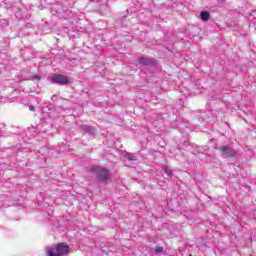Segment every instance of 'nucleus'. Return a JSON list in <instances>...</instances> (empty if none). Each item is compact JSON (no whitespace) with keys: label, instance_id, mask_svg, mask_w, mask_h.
I'll use <instances>...</instances> for the list:
<instances>
[{"label":"nucleus","instance_id":"obj_1","mask_svg":"<svg viewBox=\"0 0 256 256\" xmlns=\"http://www.w3.org/2000/svg\"><path fill=\"white\" fill-rule=\"evenodd\" d=\"M69 245L66 243H59L54 248H46V253L49 256H65L69 255Z\"/></svg>","mask_w":256,"mask_h":256},{"label":"nucleus","instance_id":"obj_2","mask_svg":"<svg viewBox=\"0 0 256 256\" xmlns=\"http://www.w3.org/2000/svg\"><path fill=\"white\" fill-rule=\"evenodd\" d=\"M218 150L220 151L221 156L224 159H227L229 157H235V155H237V152L233 150V148H231V146L229 145L221 146L218 148Z\"/></svg>","mask_w":256,"mask_h":256},{"label":"nucleus","instance_id":"obj_3","mask_svg":"<svg viewBox=\"0 0 256 256\" xmlns=\"http://www.w3.org/2000/svg\"><path fill=\"white\" fill-rule=\"evenodd\" d=\"M52 83H56L57 85H68L69 78L65 75L55 74L51 78Z\"/></svg>","mask_w":256,"mask_h":256},{"label":"nucleus","instance_id":"obj_4","mask_svg":"<svg viewBox=\"0 0 256 256\" xmlns=\"http://www.w3.org/2000/svg\"><path fill=\"white\" fill-rule=\"evenodd\" d=\"M94 171L102 181H107V179H111V174L109 173V170L105 168L97 167Z\"/></svg>","mask_w":256,"mask_h":256},{"label":"nucleus","instance_id":"obj_5","mask_svg":"<svg viewBox=\"0 0 256 256\" xmlns=\"http://www.w3.org/2000/svg\"><path fill=\"white\" fill-rule=\"evenodd\" d=\"M138 63H140V65H144V66H149V65H154V61L151 57H140L137 59Z\"/></svg>","mask_w":256,"mask_h":256},{"label":"nucleus","instance_id":"obj_6","mask_svg":"<svg viewBox=\"0 0 256 256\" xmlns=\"http://www.w3.org/2000/svg\"><path fill=\"white\" fill-rule=\"evenodd\" d=\"M80 127L82 131H86L87 133H90V135H95V128L89 125H81Z\"/></svg>","mask_w":256,"mask_h":256},{"label":"nucleus","instance_id":"obj_7","mask_svg":"<svg viewBox=\"0 0 256 256\" xmlns=\"http://www.w3.org/2000/svg\"><path fill=\"white\" fill-rule=\"evenodd\" d=\"M124 159H127L128 161H137V156H135V154L132 153H126L124 155Z\"/></svg>","mask_w":256,"mask_h":256},{"label":"nucleus","instance_id":"obj_8","mask_svg":"<svg viewBox=\"0 0 256 256\" xmlns=\"http://www.w3.org/2000/svg\"><path fill=\"white\" fill-rule=\"evenodd\" d=\"M200 17L202 21H207L208 19H210L211 15L209 14V12L202 11L200 13Z\"/></svg>","mask_w":256,"mask_h":256},{"label":"nucleus","instance_id":"obj_9","mask_svg":"<svg viewBox=\"0 0 256 256\" xmlns=\"http://www.w3.org/2000/svg\"><path fill=\"white\" fill-rule=\"evenodd\" d=\"M164 173H166V175H168V177H173V171L169 168H165Z\"/></svg>","mask_w":256,"mask_h":256},{"label":"nucleus","instance_id":"obj_10","mask_svg":"<svg viewBox=\"0 0 256 256\" xmlns=\"http://www.w3.org/2000/svg\"><path fill=\"white\" fill-rule=\"evenodd\" d=\"M155 253H163V247H161V246L156 247Z\"/></svg>","mask_w":256,"mask_h":256},{"label":"nucleus","instance_id":"obj_11","mask_svg":"<svg viewBox=\"0 0 256 256\" xmlns=\"http://www.w3.org/2000/svg\"><path fill=\"white\" fill-rule=\"evenodd\" d=\"M29 110H30V111H35V106L30 105V106H29Z\"/></svg>","mask_w":256,"mask_h":256},{"label":"nucleus","instance_id":"obj_12","mask_svg":"<svg viewBox=\"0 0 256 256\" xmlns=\"http://www.w3.org/2000/svg\"><path fill=\"white\" fill-rule=\"evenodd\" d=\"M34 77H35V79H41V76H39V75H36Z\"/></svg>","mask_w":256,"mask_h":256}]
</instances>
